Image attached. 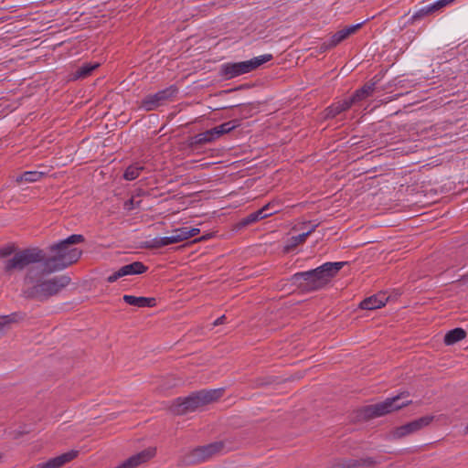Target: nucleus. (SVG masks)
<instances>
[{
  "label": "nucleus",
  "instance_id": "58836bf2",
  "mask_svg": "<svg viewBox=\"0 0 468 468\" xmlns=\"http://www.w3.org/2000/svg\"><path fill=\"white\" fill-rule=\"evenodd\" d=\"M200 232V229H197V228H191V229H188V236H189V239L192 238V237H195L197 236V234H199Z\"/></svg>",
  "mask_w": 468,
  "mask_h": 468
},
{
  "label": "nucleus",
  "instance_id": "1a4fd4ad",
  "mask_svg": "<svg viewBox=\"0 0 468 468\" xmlns=\"http://www.w3.org/2000/svg\"><path fill=\"white\" fill-rule=\"evenodd\" d=\"M281 211V204L279 201L272 200L263 206L261 208L254 211L245 218H241L236 225L238 229L245 228L249 225H251L261 219L269 218L274 214H277Z\"/></svg>",
  "mask_w": 468,
  "mask_h": 468
},
{
  "label": "nucleus",
  "instance_id": "37998d69",
  "mask_svg": "<svg viewBox=\"0 0 468 468\" xmlns=\"http://www.w3.org/2000/svg\"><path fill=\"white\" fill-rule=\"evenodd\" d=\"M319 224L320 223H315L312 227H310V229L307 231L304 232L305 235H307V237H309L313 232H314V230L319 226Z\"/></svg>",
  "mask_w": 468,
  "mask_h": 468
},
{
  "label": "nucleus",
  "instance_id": "ea45409f",
  "mask_svg": "<svg viewBox=\"0 0 468 468\" xmlns=\"http://www.w3.org/2000/svg\"><path fill=\"white\" fill-rule=\"evenodd\" d=\"M213 236H214V234H213L212 232L207 233V234L203 235L202 237H200V238H198V239H195V242L203 241V240H207V239H211Z\"/></svg>",
  "mask_w": 468,
  "mask_h": 468
},
{
  "label": "nucleus",
  "instance_id": "4c0bfd02",
  "mask_svg": "<svg viewBox=\"0 0 468 468\" xmlns=\"http://www.w3.org/2000/svg\"><path fill=\"white\" fill-rule=\"evenodd\" d=\"M333 48L334 47H329V39H328L327 41H324L320 45L319 49H320V52H325L326 50L331 49Z\"/></svg>",
  "mask_w": 468,
  "mask_h": 468
},
{
  "label": "nucleus",
  "instance_id": "49530a36",
  "mask_svg": "<svg viewBox=\"0 0 468 468\" xmlns=\"http://www.w3.org/2000/svg\"><path fill=\"white\" fill-rule=\"evenodd\" d=\"M35 468H50L47 462L38 463Z\"/></svg>",
  "mask_w": 468,
  "mask_h": 468
},
{
  "label": "nucleus",
  "instance_id": "79ce46f5",
  "mask_svg": "<svg viewBox=\"0 0 468 468\" xmlns=\"http://www.w3.org/2000/svg\"><path fill=\"white\" fill-rule=\"evenodd\" d=\"M226 315H221L220 317H218L214 323H213V325H219V324H224L225 320H226Z\"/></svg>",
  "mask_w": 468,
  "mask_h": 468
},
{
  "label": "nucleus",
  "instance_id": "f3484780",
  "mask_svg": "<svg viewBox=\"0 0 468 468\" xmlns=\"http://www.w3.org/2000/svg\"><path fill=\"white\" fill-rule=\"evenodd\" d=\"M79 455V451L77 450H71L68 452L62 453L58 456H56L54 458H51L47 461L50 468H60L66 463L71 462L75 458H77Z\"/></svg>",
  "mask_w": 468,
  "mask_h": 468
},
{
  "label": "nucleus",
  "instance_id": "7ed1b4c3",
  "mask_svg": "<svg viewBox=\"0 0 468 468\" xmlns=\"http://www.w3.org/2000/svg\"><path fill=\"white\" fill-rule=\"evenodd\" d=\"M37 268H29L25 276V282L27 283H34L33 286L24 290L23 294L25 298L31 300H37L40 302L47 301L50 297L58 294L64 288H66L71 282L68 275L55 276L48 280H38L44 275L40 274Z\"/></svg>",
  "mask_w": 468,
  "mask_h": 468
},
{
  "label": "nucleus",
  "instance_id": "9d476101",
  "mask_svg": "<svg viewBox=\"0 0 468 468\" xmlns=\"http://www.w3.org/2000/svg\"><path fill=\"white\" fill-rule=\"evenodd\" d=\"M434 418L435 417L433 415L422 416L417 420H414L404 425L395 428L391 431V436L393 437V439L398 440L410 434H412L414 432H417L421 429L429 426L433 421Z\"/></svg>",
  "mask_w": 468,
  "mask_h": 468
},
{
  "label": "nucleus",
  "instance_id": "4468645a",
  "mask_svg": "<svg viewBox=\"0 0 468 468\" xmlns=\"http://www.w3.org/2000/svg\"><path fill=\"white\" fill-rule=\"evenodd\" d=\"M385 293H378L364 299L359 307L364 310H375L385 305L388 301Z\"/></svg>",
  "mask_w": 468,
  "mask_h": 468
},
{
  "label": "nucleus",
  "instance_id": "6e6552de",
  "mask_svg": "<svg viewBox=\"0 0 468 468\" xmlns=\"http://www.w3.org/2000/svg\"><path fill=\"white\" fill-rule=\"evenodd\" d=\"M225 442L222 441H214L207 445L197 446L184 457L187 465L200 463L207 461L224 450Z\"/></svg>",
  "mask_w": 468,
  "mask_h": 468
},
{
  "label": "nucleus",
  "instance_id": "c03bdc74",
  "mask_svg": "<svg viewBox=\"0 0 468 468\" xmlns=\"http://www.w3.org/2000/svg\"><path fill=\"white\" fill-rule=\"evenodd\" d=\"M117 276L115 275V273L113 272L112 274H111L110 276L107 277L106 281L109 282V283H112V282H115L117 281Z\"/></svg>",
  "mask_w": 468,
  "mask_h": 468
},
{
  "label": "nucleus",
  "instance_id": "5701e85b",
  "mask_svg": "<svg viewBox=\"0 0 468 468\" xmlns=\"http://www.w3.org/2000/svg\"><path fill=\"white\" fill-rule=\"evenodd\" d=\"M144 169V167L140 165L138 163L133 164L125 169L123 173V178L128 181L134 180L140 176V173Z\"/></svg>",
  "mask_w": 468,
  "mask_h": 468
},
{
  "label": "nucleus",
  "instance_id": "c756f323",
  "mask_svg": "<svg viewBox=\"0 0 468 468\" xmlns=\"http://www.w3.org/2000/svg\"><path fill=\"white\" fill-rule=\"evenodd\" d=\"M346 37V34L344 33L343 29L337 31L330 38H329V47H336L339 43H341L343 40H345Z\"/></svg>",
  "mask_w": 468,
  "mask_h": 468
},
{
  "label": "nucleus",
  "instance_id": "09e8293b",
  "mask_svg": "<svg viewBox=\"0 0 468 468\" xmlns=\"http://www.w3.org/2000/svg\"><path fill=\"white\" fill-rule=\"evenodd\" d=\"M115 468H126L125 465L123 464V463H122L121 464H119L118 466H116Z\"/></svg>",
  "mask_w": 468,
  "mask_h": 468
},
{
  "label": "nucleus",
  "instance_id": "f257e3e1",
  "mask_svg": "<svg viewBox=\"0 0 468 468\" xmlns=\"http://www.w3.org/2000/svg\"><path fill=\"white\" fill-rule=\"evenodd\" d=\"M85 238L81 234H72L69 237L55 242L48 247V252L38 247L20 250L13 258L5 261L4 272L11 275L14 271H21L34 263L42 262L41 275H48L62 271L76 263L82 250L73 245L82 243Z\"/></svg>",
  "mask_w": 468,
  "mask_h": 468
},
{
  "label": "nucleus",
  "instance_id": "8fccbe9b",
  "mask_svg": "<svg viewBox=\"0 0 468 468\" xmlns=\"http://www.w3.org/2000/svg\"><path fill=\"white\" fill-rule=\"evenodd\" d=\"M465 431L468 433V425L466 426Z\"/></svg>",
  "mask_w": 468,
  "mask_h": 468
},
{
  "label": "nucleus",
  "instance_id": "f03ea898",
  "mask_svg": "<svg viewBox=\"0 0 468 468\" xmlns=\"http://www.w3.org/2000/svg\"><path fill=\"white\" fill-rule=\"evenodd\" d=\"M346 263V261L325 262L315 269L296 272L289 281L302 292L318 291L325 287Z\"/></svg>",
  "mask_w": 468,
  "mask_h": 468
},
{
  "label": "nucleus",
  "instance_id": "20e7f679",
  "mask_svg": "<svg viewBox=\"0 0 468 468\" xmlns=\"http://www.w3.org/2000/svg\"><path fill=\"white\" fill-rule=\"evenodd\" d=\"M224 393V388L201 389L192 392L185 398H177L169 407V411L174 415H185L196 410L219 399Z\"/></svg>",
  "mask_w": 468,
  "mask_h": 468
},
{
  "label": "nucleus",
  "instance_id": "a211bd4d",
  "mask_svg": "<svg viewBox=\"0 0 468 468\" xmlns=\"http://www.w3.org/2000/svg\"><path fill=\"white\" fill-rule=\"evenodd\" d=\"M213 138L211 136V133L209 130H207L204 133H197L192 137H190L187 141V145L192 150H198L200 146L213 142Z\"/></svg>",
  "mask_w": 468,
  "mask_h": 468
},
{
  "label": "nucleus",
  "instance_id": "f704fd0d",
  "mask_svg": "<svg viewBox=\"0 0 468 468\" xmlns=\"http://www.w3.org/2000/svg\"><path fill=\"white\" fill-rule=\"evenodd\" d=\"M363 24H364V22L356 24V25L346 27L345 28H343V31L346 34V37H348L350 35L356 33L363 26Z\"/></svg>",
  "mask_w": 468,
  "mask_h": 468
},
{
  "label": "nucleus",
  "instance_id": "c9c22d12",
  "mask_svg": "<svg viewBox=\"0 0 468 468\" xmlns=\"http://www.w3.org/2000/svg\"><path fill=\"white\" fill-rule=\"evenodd\" d=\"M180 242V239L177 238L176 235H172L169 237H162L161 244L163 246H168L170 244H175Z\"/></svg>",
  "mask_w": 468,
  "mask_h": 468
},
{
  "label": "nucleus",
  "instance_id": "b1692460",
  "mask_svg": "<svg viewBox=\"0 0 468 468\" xmlns=\"http://www.w3.org/2000/svg\"><path fill=\"white\" fill-rule=\"evenodd\" d=\"M45 176V173L38 172V171H27L24 172L21 176H19L16 178V182L20 183L22 181L25 182H37L39 181L43 176Z\"/></svg>",
  "mask_w": 468,
  "mask_h": 468
},
{
  "label": "nucleus",
  "instance_id": "bb28decb",
  "mask_svg": "<svg viewBox=\"0 0 468 468\" xmlns=\"http://www.w3.org/2000/svg\"><path fill=\"white\" fill-rule=\"evenodd\" d=\"M162 238H154L150 240L142 241L138 246L139 249H146V250H157L163 248V244H161Z\"/></svg>",
  "mask_w": 468,
  "mask_h": 468
},
{
  "label": "nucleus",
  "instance_id": "0eeeda50",
  "mask_svg": "<svg viewBox=\"0 0 468 468\" xmlns=\"http://www.w3.org/2000/svg\"><path fill=\"white\" fill-rule=\"evenodd\" d=\"M179 90L176 85H171L165 89L158 90L154 94L146 95L140 102V108L146 112H151L160 106L166 104L168 101L176 98Z\"/></svg>",
  "mask_w": 468,
  "mask_h": 468
},
{
  "label": "nucleus",
  "instance_id": "aec40b11",
  "mask_svg": "<svg viewBox=\"0 0 468 468\" xmlns=\"http://www.w3.org/2000/svg\"><path fill=\"white\" fill-rule=\"evenodd\" d=\"M466 331L461 327H456L448 331L444 335V343L452 346L466 337Z\"/></svg>",
  "mask_w": 468,
  "mask_h": 468
},
{
  "label": "nucleus",
  "instance_id": "9b49d317",
  "mask_svg": "<svg viewBox=\"0 0 468 468\" xmlns=\"http://www.w3.org/2000/svg\"><path fill=\"white\" fill-rule=\"evenodd\" d=\"M379 462L373 457L359 459L341 458L338 459L332 468H374Z\"/></svg>",
  "mask_w": 468,
  "mask_h": 468
},
{
  "label": "nucleus",
  "instance_id": "de8ad7c7",
  "mask_svg": "<svg viewBox=\"0 0 468 468\" xmlns=\"http://www.w3.org/2000/svg\"><path fill=\"white\" fill-rule=\"evenodd\" d=\"M28 432H29L28 431H18L17 436H20L22 434H26V433H28Z\"/></svg>",
  "mask_w": 468,
  "mask_h": 468
},
{
  "label": "nucleus",
  "instance_id": "f8f14e48",
  "mask_svg": "<svg viewBox=\"0 0 468 468\" xmlns=\"http://www.w3.org/2000/svg\"><path fill=\"white\" fill-rule=\"evenodd\" d=\"M155 453L156 449L149 447L136 454L132 455L122 463L126 468H136L139 465L147 463L149 460H151L155 455Z\"/></svg>",
  "mask_w": 468,
  "mask_h": 468
},
{
  "label": "nucleus",
  "instance_id": "393cba45",
  "mask_svg": "<svg viewBox=\"0 0 468 468\" xmlns=\"http://www.w3.org/2000/svg\"><path fill=\"white\" fill-rule=\"evenodd\" d=\"M99 67V64L85 63L80 67L73 74L74 79H84L90 76L92 71Z\"/></svg>",
  "mask_w": 468,
  "mask_h": 468
},
{
  "label": "nucleus",
  "instance_id": "39448f33",
  "mask_svg": "<svg viewBox=\"0 0 468 468\" xmlns=\"http://www.w3.org/2000/svg\"><path fill=\"white\" fill-rule=\"evenodd\" d=\"M410 392L403 391L397 396L388 398L384 401L364 406L357 410V417L363 420H369L399 410L411 404V400L406 399Z\"/></svg>",
  "mask_w": 468,
  "mask_h": 468
},
{
  "label": "nucleus",
  "instance_id": "7c9ffc66",
  "mask_svg": "<svg viewBox=\"0 0 468 468\" xmlns=\"http://www.w3.org/2000/svg\"><path fill=\"white\" fill-rule=\"evenodd\" d=\"M275 382V378L273 377H260L253 380V387L261 388L264 386L271 385Z\"/></svg>",
  "mask_w": 468,
  "mask_h": 468
},
{
  "label": "nucleus",
  "instance_id": "2f4dec72",
  "mask_svg": "<svg viewBox=\"0 0 468 468\" xmlns=\"http://www.w3.org/2000/svg\"><path fill=\"white\" fill-rule=\"evenodd\" d=\"M431 14H432V13L430 10V5L426 6V7H423V8H420V10H418L417 12H415L412 15L411 22H415V21L420 20L423 17H425L426 16L431 15Z\"/></svg>",
  "mask_w": 468,
  "mask_h": 468
},
{
  "label": "nucleus",
  "instance_id": "a18cd8bd",
  "mask_svg": "<svg viewBox=\"0 0 468 468\" xmlns=\"http://www.w3.org/2000/svg\"><path fill=\"white\" fill-rule=\"evenodd\" d=\"M117 276L115 275V273L113 272L112 274H111L110 276L107 277L106 281L109 282V283H112V282H115L117 281Z\"/></svg>",
  "mask_w": 468,
  "mask_h": 468
},
{
  "label": "nucleus",
  "instance_id": "cd10ccee",
  "mask_svg": "<svg viewBox=\"0 0 468 468\" xmlns=\"http://www.w3.org/2000/svg\"><path fill=\"white\" fill-rule=\"evenodd\" d=\"M343 112V108H340L337 102L333 103L325 109V118L332 119Z\"/></svg>",
  "mask_w": 468,
  "mask_h": 468
},
{
  "label": "nucleus",
  "instance_id": "473e14b6",
  "mask_svg": "<svg viewBox=\"0 0 468 468\" xmlns=\"http://www.w3.org/2000/svg\"><path fill=\"white\" fill-rule=\"evenodd\" d=\"M175 235L180 239V242L189 239L188 228H179L174 230Z\"/></svg>",
  "mask_w": 468,
  "mask_h": 468
},
{
  "label": "nucleus",
  "instance_id": "a19ab883",
  "mask_svg": "<svg viewBox=\"0 0 468 468\" xmlns=\"http://www.w3.org/2000/svg\"><path fill=\"white\" fill-rule=\"evenodd\" d=\"M115 275L117 276V279H120L122 277L127 276L126 272L124 271L123 266L121 267L118 271H114Z\"/></svg>",
  "mask_w": 468,
  "mask_h": 468
},
{
  "label": "nucleus",
  "instance_id": "72a5a7b5",
  "mask_svg": "<svg viewBox=\"0 0 468 468\" xmlns=\"http://www.w3.org/2000/svg\"><path fill=\"white\" fill-rule=\"evenodd\" d=\"M338 105H340V108H343V112L347 111L351 108L352 105L356 104L355 100H353V97L350 96L348 99H346L341 101H337Z\"/></svg>",
  "mask_w": 468,
  "mask_h": 468
},
{
  "label": "nucleus",
  "instance_id": "dca6fc26",
  "mask_svg": "<svg viewBox=\"0 0 468 468\" xmlns=\"http://www.w3.org/2000/svg\"><path fill=\"white\" fill-rule=\"evenodd\" d=\"M124 303L137 307H154L156 299L154 297L133 296L125 294L122 297Z\"/></svg>",
  "mask_w": 468,
  "mask_h": 468
},
{
  "label": "nucleus",
  "instance_id": "6ab92c4d",
  "mask_svg": "<svg viewBox=\"0 0 468 468\" xmlns=\"http://www.w3.org/2000/svg\"><path fill=\"white\" fill-rule=\"evenodd\" d=\"M24 318L25 314L18 312L7 315H0V336L10 328L12 324L23 320Z\"/></svg>",
  "mask_w": 468,
  "mask_h": 468
},
{
  "label": "nucleus",
  "instance_id": "412c9836",
  "mask_svg": "<svg viewBox=\"0 0 468 468\" xmlns=\"http://www.w3.org/2000/svg\"><path fill=\"white\" fill-rule=\"evenodd\" d=\"M307 238L308 237L307 235H305L304 232L297 236L291 237L290 239H287L282 251L284 253H289L292 251L299 244L303 243Z\"/></svg>",
  "mask_w": 468,
  "mask_h": 468
},
{
  "label": "nucleus",
  "instance_id": "423d86ee",
  "mask_svg": "<svg viewBox=\"0 0 468 468\" xmlns=\"http://www.w3.org/2000/svg\"><path fill=\"white\" fill-rule=\"evenodd\" d=\"M271 59V54H265L246 61L224 63L220 66L218 74L224 80H229L242 74L251 72Z\"/></svg>",
  "mask_w": 468,
  "mask_h": 468
},
{
  "label": "nucleus",
  "instance_id": "ddd939ff",
  "mask_svg": "<svg viewBox=\"0 0 468 468\" xmlns=\"http://www.w3.org/2000/svg\"><path fill=\"white\" fill-rule=\"evenodd\" d=\"M380 79L378 76H375L372 80L366 82L360 89L356 90L351 96L353 100L356 103L366 100L369 96H371L376 89L377 84L379 82Z\"/></svg>",
  "mask_w": 468,
  "mask_h": 468
},
{
  "label": "nucleus",
  "instance_id": "4be33fe9",
  "mask_svg": "<svg viewBox=\"0 0 468 468\" xmlns=\"http://www.w3.org/2000/svg\"><path fill=\"white\" fill-rule=\"evenodd\" d=\"M126 275L143 274L147 271L148 267L142 261H133L123 266Z\"/></svg>",
  "mask_w": 468,
  "mask_h": 468
},
{
  "label": "nucleus",
  "instance_id": "e433bc0d",
  "mask_svg": "<svg viewBox=\"0 0 468 468\" xmlns=\"http://www.w3.org/2000/svg\"><path fill=\"white\" fill-rule=\"evenodd\" d=\"M444 6H446V5H445L443 0H438L430 5V10L431 11V13H434Z\"/></svg>",
  "mask_w": 468,
  "mask_h": 468
},
{
  "label": "nucleus",
  "instance_id": "a878e982",
  "mask_svg": "<svg viewBox=\"0 0 468 468\" xmlns=\"http://www.w3.org/2000/svg\"><path fill=\"white\" fill-rule=\"evenodd\" d=\"M259 105V102H249V103H241L238 105L231 106L230 108H237L238 112L240 115L244 117H249L252 115V111L256 110Z\"/></svg>",
  "mask_w": 468,
  "mask_h": 468
},
{
  "label": "nucleus",
  "instance_id": "c85d7f7f",
  "mask_svg": "<svg viewBox=\"0 0 468 468\" xmlns=\"http://www.w3.org/2000/svg\"><path fill=\"white\" fill-rule=\"evenodd\" d=\"M16 250H17V247L16 246L15 243L7 244V245L0 248V258H6L12 254H14V256H15L17 253ZM20 250H18V252Z\"/></svg>",
  "mask_w": 468,
  "mask_h": 468
},
{
  "label": "nucleus",
  "instance_id": "2eb2a0df",
  "mask_svg": "<svg viewBox=\"0 0 468 468\" xmlns=\"http://www.w3.org/2000/svg\"><path fill=\"white\" fill-rule=\"evenodd\" d=\"M240 125V121L238 119L231 120L229 122H226L220 125L215 126L211 129H209V132L211 133V136L213 140L219 138L220 136L230 133L235 128L239 127Z\"/></svg>",
  "mask_w": 468,
  "mask_h": 468
}]
</instances>
